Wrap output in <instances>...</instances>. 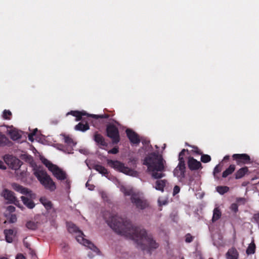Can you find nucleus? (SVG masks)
<instances>
[{
  "label": "nucleus",
  "instance_id": "864d4df0",
  "mask_svg": "<svg viewBox=\"0 0 259 259\" xmlns=\"http://www.w3.org/2000/svg\"><path fill=\"white\" fill-rule=\"evenodd\" d=\"M15 259H25L24 256L22 254H18L16 255Z\"/></svg>",
  "mask_w": 259,
  "mask_h": 259
},
{
  "label": "nucleus",
  "instance_id": "39448f33",
  "mask_svg": "<svg viewBox=\"0 0 259 259\" xmlns=\"http://www.w3.org/2000/svg\"><path fill=\"white\" fill-rule=\"evenodd\" d=\"M189 153L188 149H183L179 154V164L174 169V174L180 180L183 179L185 177L186 164L184 158L185 152Z\"/></svg>",
  "mask_w": 259,
  "mask_h": 259
},
{
  "label": "nucleus",
  "instance_id": "09e8293b",
  "mask_svg": "<svg viewBox=\"0 0 259 259\" xmlns=\"http://www.w3.org/2000/svg\"><path fill=\"white\" fill-rule=\"evenodd\" d=\"M29 254H31V257L32 258H35V257H37L34 251H33V250H31L30 248H29Z\"/></svg>",
  "mask_w": 259,
  "mask_h": 259
},
{
  "label": "nucleus",
  "instance_id": "79ce46f5",
  "mask_svg": "<svg viewBox=\"0 0 259 259\" xmlns=\"http://www.w3.org/2000/svg\"><path fill=\"white\" fill-rule=\"evenodd\" d=\"M180 191V188L179 186L176 185L174 187L173 190V195L175 196L179 193Z\"/></svg>",
  "mask_w": 259,
  "mask_h": 259
},
{
  "label": "nucleus",
  "instance_id": "c9c22d12",
  "mask_svg": "<svg viewBox=\"0 0 259 259\" xmlns=\"http://www.w3.org/2000/svg\"><path fill=\"white\" fill-rule=\"evenodd\" d=\"M189 146H190L193 148V149L191 151L192 152H193L197 155H202V152L197 146H190V145H189Z\"/></svg>",
  "mask_w": 259,
  "mask_h": 259
},
{
  "label": "nucleus",
  "instance_id": "a211bd4d",
  "mask_svg": "<svg viewBox=\"0 0 259 259\" xmlns=\"http://www.w3.org/2000/svg\"><path fill=\"white\" fill-rule=\"evenodd\" d=\"M239 253L235 247L229 249L226 253L227 259H238Z\"/></svg>",
  "mask_w": 259,
  "mask_h": 259
},
{
  "label": "nucleus",
  "instance_id": "2eb2a0df",
  "mask_svg": "<svg viewBox=\"0 0 259 259\" xmlns=\"http://www.w3.org/2000/svg\"><path fill=\"white\" fill-rule=\"evenodd\" d=\"M187 163L188 167L191 170H196L202 168L201 162L193 157L190 156L188 157Z\"/></svg>",
  "mask_w": 259,
  "mask_h": 259
},
{
  "label": "nucleus",
  "instance_id": "5fc2aeb1",
  "mask_svg": "<svg viewBox=\"0 0 259 259\" xmlns=\"http://www.w3.org/2000/svg\"><path fill=\"white\" fill-rule=\"evenodd\" d=\"M229 159H230V156L229 155H226L224 157V158H223V161H226L227 160H229Z\"/></svg>",
  "mask_w": 259,
  "mask_h": 259
},
{
  "label": "nucleus",
  "instance_id": "72a5a7b5",
  "mask_svg": "<svg viewBox=\"0 0 259 259\" xmlns=\"http://www.w3.org/2000/svg\"><path fill=\"white\" fill-rule=\"evenodd\" d=\"M63 137H64V142L65 143H66L67 144L70 145V146L74 145L75 144L74 143V142L72 138H71L68 136H66L65 135H63Z\"/></svg>",
  "mask_w": 259,
  "mask_h": 259
},
{
  "label": "nucleus",
  "instance_id": "4be33fe9",
  "mask_svg": "<svg viewBox=\"0 0 259 259\" xmlns=\"http://www.w3.org/2000/svg\"><path fill=\"white\" fill-rule=\"evenodd\" d=\"M166 183V180H158L155 182V188L157 190L163 192Z\"/></svg>",
  "mask_w": 259,
  "mask_h": 259
},
{
  "label": "nucleus",
  "instance_id": "9b49d317",
  "mask_svg": "<svg viewBox=\"0 0 259 259\" xmlns=\"http://www.w3.org/2000/svg\"><path fill=\"white\" fill-rule=\"evenodd\" d=\"M232 157L233 160L236 161V163L238 165L242 166L243 165L251 163L250 156L245 153L234 154Z\"/></svg>",
  "mask_w": 259,
  "mask_h": 259
},
{
  "label": "nucleus",
  "instance_id": "4c0bfd02",
  "mask_svg": "<svg viewBox=\"0 0 259 259\" xmlns=\"http://www.w3.org/2000/svg\"><path fill=\"white\" fill-rule=\"evenodd\" d=\"M221 170H222V166L220 164H218L217 165H216L213 169V172L214 176L215 177L216 175L217 174L219 173L220 172H221Z\"/></svg>",
  "mask_w": 259,
  "mask_h": 259
},
{
  "label": "nucleus",
  "instance_id": "6e6d98bb",
  "mask_svg": "<svg viewBox=\"0 0 259 259\" xmlns=\"http://www.w3.org/2000/svg\"><path fill=\"white\" fill-rule=\"evenodd\" d=\"M137 158H133V159H130V161L132 162H134L135 163L137 161Z\"/></svg>",
  "mask_w": 259,
  "mask_h": 259
},
{
  "label": "nucleus",
  "instance_id": "423d86ee",
  "mask_svg": "<svg viewBox=\"0 0 259 259\" xmlns=\"http://www.w3.org/2000/svg\"><path fill=\"white\" fill-rule=\"evenodd\" d=\"M130 200L133 205L139 210H144L149 207L147 200L139 193L133 195Z\"/></svg>",
  "mask_w": 259,
  "mask_h": 259
},
{
  "label": "nucleus",
  "instance_id": "13d9d810",
  "mask_svg": "<svg viewBox=\"0 0 259 259\" xmlns=\"http://www.w3.org/2000/svg\"><path fill=\"white\" fill-rule=\"evenodd\" d=\"M24 244L25 245V246L27 247V248H28L29 246V244L28 243H25L24 242Z\"/></svg>",
  "mask_w": 259,
  "mask_h": 259
},
{
  "label": "nucleus",
  "instance_id": "c756f323",
  "mask_svg": "<svg viewBox=\"0 0 259 259\" xmlns=\"http://www.w3.org/2000/svg\"><path fill=\"white\" fill-rule=\"evenodd\" d=\"M255 245L254 243H250L246 249V252L247 254H253L255 252Z\"/></svg>",
  "mask_w": 259,
  "mask_h": 259
},
{
  "label": "nucleus",
  "instance_id": "6e6552de",
  "mask_svg": "<svg viewBox=\"0 0 259 259\" xmlns=\"http://www.w3.org/2000/svg\"><path fill=\"white\" fill-rule=\"evenodd\" d=\"M71 115L76 117V121H79L82 119V117L83 116H87L88 117H92L95 119H107L108 118L109 115L107 114H104L101 115H96V114H89L86 113L85 111H71L68 112L66 115Z\"/></svg>",
  "mask_w": 259,
  "mask_h": 259
},
{
  "label": "nucleus",
  "instance_id": "3c124183",
  "mask_svg": "<svg viewBox=\"0 0 259 259\" xmlns=\"http://www.w3.org/2000/svg\"><path fill=\"white\" fill-rule=\"evenodd\" d=\"M7 168V167L6 165L5 164V161L3 162L2 161H0V169H6Z\"/></svg>",
  "mask_w": 259,
  "mask_h": 259
},
{
  "label": "nucleus",
  "instance_id": "4d7b16f0",
  "mask_svg": "<svg viewBox=\"0 0 259 259\" xmlns=\"http://www.w3.org/2000/svg\"><path fill=\"white\" fill-rule=\"evenodd\" d=\"M38 130L37 128L34 129L33 132L31 133H34L35 135H36V133L37 132Z\"/></svg>",
  "mask_w": 259,
  "mask_h": 259
},
{
  "label": "nucleus",
  "instance_id": "412c9836",
  "mask_svg": "<svg viewBox=\"0 0 259 259\" xmlns=\"http://www.w3.org/2000/svg\"><path fill=\"white\" fill-rule=\"evenodd\" d=\"M21 199L23 204L28 208L32 209L35 206V203L31 199L23 196L21 197Z\"/></svg>",
  "mask_w": 259,
  "mask_h": 259
},
{
  "label": "nucleus",
  "instance_id": "37998d69",
  "mask_svg": "<svg viewBox=\"0 0 259 259\" xmlns=\"http://www.w3.org/2000/svg\"><path fill=\"white\" fill-rule=\"evenodd\" d=\"M4 233L5 235L12 236L14 233V231L12 229L5 230Z\"/></svg>",
  "mask_w": 259,
  "mask_h": 259
},
{
  "label": "nucleus",
  "instance_id": "2f4dec72",
  "mask_svg": "<svg viewBox=\"0 0 259 259\" xmlns=\"http://www.w3.org/2000/svg\"><path fill=\"white\" fill-rule=\"evenodd\" d=\"M12 116V112L9 110L5 109L4 110L2 117L4 119L10 120Z\"/></svg>",
  "mask_w": 259,
  "mask_h": 259
},
{
  "label": "nucleus",
  "instance_id": "f257e3e1",
  "mask_svg": "<svg viewBox=\"0 0 259 259\" xmlns=\"http://www.w3.org/2000/svg\"><path fill=\"white\" fill-rule=\"evenodd\" d=\"M108 225L120 235L135 241L137 247L143 250L156 249L159 244L154 240L151 235H148L144 229L133 226L131 222L115 215L108 221Z\"/></svg>",
  "mask_w": 259,
  "mask_h": 259
},
{
  "label": "nucleus",
  "instance_id": "dca6fc26",
  "mask_svg": "<svg viewBox=\"0 0 259 259\" xmlns=\"http://www.w3.org/2000/svg\"><path fill=\"white\" fill-rule=\"evenodd\" d=\"M53 175L59 180H64L66 179V174L58 166L56 165L52 170Z\"/></svg>",
  "mask_w": 259,
  "mask_h": 259
},
{
  "label": "nucleus",
  "instance_id": "680f3d73",
  "mask_svg": "<svg viewBox=\"0 0 259 259\" xmlns=\"http://www.w3.org/2000/svg\"><path fill=\"white\" fill-rule=\"evenodd\" d=\"M89 189L90 190H93V188H89Z\"/></svg>",
  "mask_w": 259,
  "mask_h": 259
},
{
  "label": "nucleus",
  "instance_id": "603ef678",
  "mask_svg": "<svg viewBox=\"0 0 259 259\" xmlns=\"http://www.w3.org/2000/svg\"><path fill=\"white\" fill-rule=\"evenodd\" d=\"M35 136V134L34 133H30L29 135H28V139L32 142L33 141V137Z\"/></svg>",
  "mask_w": 259,
  "mask_h": 259
},
{
  "label": "nucleus",
  "instance_id": "8fccbe9b",
  "mask_svg": "<svg viewBox=\"0 0 259 259\" xmlns=\"http://www.w3.org/2000/svg\"><path fill=\"white\" fill-rule=\"evenodd\" d=\"M5 237H6V241L9 242V243H11L13 241V238L10 236H8V235H5Z\"/></svg>",
  "mask_w": 259,
  "mask_h": 259
},
{
  "label": "nucleus",
  "instance_id": "bb28decb",
  "mask_svg": "<svg viewBox=\"0 0 259 259\" xmlns=\"http://www.w3.org/2000/svg\"><path fill=\"white\" fill-rule=\"evenodd\" d=\"M222 213L220 209L218 207H216L213 209V216L212 218V221L214 222L218 220L221 217Z\"/></svg>",
  "mask_w": 259,
  "mask_h": 259
},
{
  "label": "nucleus",
  "instance_id": "a19ab883",
  "mask_svg": "<svg viewBox=\"0 0 259 259\" xmlns=\"http://www.w3.org/2000/svg\"><path fill=\"white\" fill-rule=\"evenodd\" d=\"M118 151H119L118 148L115 147L113 148L112 149H111V150H110L108 151V153L116 154L118 152Z\"/></svg>",
  "mask_w": 259,
  "mask_h": 259
},
{
  "label": "nucleus",
  "instance_id": "393cba45",
  "mask_svg": "<svg viewBox=\"0 0 259 259\" xmlns=\"http://www.w3.org/2000/svg\"><path fill=\"white\" fill-rule=\"evenodd\" d=\"M89 128L90 126L87 122L84 124L82 122H80L78 123L77 125H76L75 126V130L83 132L89 130Z\"/></svg>",
  "mask_w": 259,
  "mask_h": 259
},
{
  "label": "nucleus",
  "instance_id": "f3484780",
  "mask_svg": "<svg viewBox=\"0 0 259 259\" xmlns=\"http://www.w3.org/2000/svg\"><path fill=\"white\" fill-rule=\"evenodd\" d=\"M12 188L16 191L21 193L22 194H28L30 191L26 188L23 187L22 186L17 183L12 184Z\"/></svg>",
  "mask_w": 259,
  "mask_h": 259
},
{
  "label": "nucleus",
  "instance_id": "58836bf2",
  "mask_svg": "<svg viewBox=\"0 0 259 259\" xmlns=\"http://www.w3.org/2000/svg\"><path fill=\"white\" fill-rule=\"evenodd\" d=\"M194 237L190 233H187L185 236V241L187 243H190L193 241Z\"/></svg>",
  "mask_w": 259,
  "mask_h": 259
},
{
  "label": "nucleus",
  "instance_id": "e2e57ef3",
  "mask_svg": "<svg viewBox=\"0 0 259 259\" xmlns=\"http://www.w3.org/2000/svg\"><path fill=\"white\" fill-rule=\"evenodd\" d=\"M88 183L87 182V183H86V186H88Z\"/></svg>",
  "mask_w": 259,
  "mask_h": 259
},
{
  "label": "nucleus",
  "instance_id": "e433bc0d",
  "mask_svg": "<svg viewBox=\"0 0 259 259\" xmlns=\"http://www.w3.org/2000/svg\"><path fill=\"white\" fill-rule=\"evenodd\" d=\"M11 138L13 140H16L21 138V136L17 132H13L11 133Z\"/></svg>",
  "mask_w": 259,
  "mask_h": 259
},
{
  "label": "nucleus",
  "instance_id": "1a4fd4ad",
  "mask_svg": "<svg viewBox=\"0 0 259 259\" xmlns=\"http://www.w3.org/2000/svg\"><path fill=\"white\" fill-rule=\"evenodd\" d=\"M107 136L110 138L113 144H117L120 141L118 128L113 124H109L106 127Z\"/></svg>",
  "mask_w": 259,
  "mask_h": 259
},
{
  "label": "nucleus",
  "instance_id": "ddd939ff",
  "mask_svg": "<svg viewBox=\"0 0 259 259\" xmlns=\"http://www.w3.org/2000/svg\"><path fill=\"white\" fill-rule=\"evenodd\" d=\"M126 136L130 142L133 144H139L140 143V139L139 135L133 130L127 128L125 131Z\"/></svg>",
  "mask_w": 259,
  "mask_h": 259
},
{
  "label": "nucleus",
  "instance_id": "c03bdc74",
  "mask_svg": "<svg viewBox=\"0 0 259 259\" xmlns=\"http://www.w3.org/2000/svg\"><path fill=\"white\" fill-rule=\"evenodd\" d=\"M7 210L10 212H13L15 210V207L14 206L10 205L7 208Z\"/></svg>",
  "mask_w": 259,
  "mask_h": 259
},
{
  "label": "nucleus",
  "instance_id": "ea45409f",
  "mask_svg": "<svg viewBox=\"0 0 259 259\" xmlns=\"http://www.w3.org/2000/svg\"><path fill=\"white\" fill-rule=\"evenodd\" d=\"M230 208L232 210L236 212L238 210V206L236 203H232L230 206Z\"/></svg>",
  "mask_w": 259,
  "mask_h": 259
},
{
  "label": "nucleus",
  "instance_id": "473e14b6",
  "mask_svg": "<svg viewBox=\"0 0 259 259\" xmlns=\"http://www.w3.org/2000/svg\"><path fill=\"white\" fill-rule=\"evenodd\" d=\"M122 191L125 196H130L131 198H132L133 195L136 194L137 193L134 192L132 189H127L125 188L122 190Z\"/></svg>",
  "mask_w": 259,
  "mask_h": 259
},
{
  "label": "nucleus",
  "instance_id": "de8ad7c7",
  "mask_svg": "<svg viewBox=\"0 0 259 259\" xmlns=\"http://www.w3.org/2000/svg\"><path fill=\"white\" fill-rule=\"evenodd\" d=\"M254 220L257 223H259V212L255 213L253 217Z\"/></svg>",
  "mask_w": 259,
  "mask_h": 259
},
{
  "label": "nucleus",
  "instance_id": "20e7f679",
  "mask_svg": "<svg viewBox=\"0 0 259 259\" xmlns=\"http://www.w3.org/2000/svg\"><path fill=\"white\" fill-rule=\"evenodd\" d=\"M33 174L45 189L51 191L56 189L55 183L45 170L36 166L33 168Z\"/></svg>",
  "mask_w": 259,
  "mask_h": 259
},
{
  "label": "nucleus",
  "instance_id": "a18cd8bd",
  "mask_svg": "<svg viewBox=\"0 0 259 259\" xmlns=\"http://www.w3.org/2000/svg\"><path fill=\"white\" fill-rule=\"evenodd\" d=\"M236 202L237 203H242V204H244L245 202V199L244 198H237L236 199Z\"/></svg>",
  "mask_w": 259,
  "mask_h": 259
},
{
  "label": "nucleus",
  "instance_id": "9d476101",
  "mask_svg": "<svg viewBox=\"0 0 259 259\" xmlns=\"http://www.w3.org/2000/svg\"><path fill=\"white\" fill-rule=\"evenodd\" d=\"M5 162L14 170L18 169L21 166V161L13 155L6 154L4 156Z\"/></svg>",
  "mask_w": 259,
  "mask_h": 259
},
{
  "label": "nucleus",
  "instance_id": "0eeeda50",
  "mask_svg": "<svg viewBox=\"0 0 259 259\" xmlns=\"http://www.w3.org/2000/svg\"><path fill=\"white\" fill-rule=\"evenodd\" d=\"M108 165L113 168L116 171L124 173L126 175H132L133 171L127 166H125L124 164L118 160H113L111 159L107 160Z\"/></svg>",
  "mask_w": 259,
  "mask_h": 259
},
{
  "label": "nucleus",
  "instance_id": "bf43d9fd",
  "mask_svg": "<svg viewBox=\"0 0 259 259\" xmlns=\"http://www.w3.org/2000/svg\"><path fill=\"white\" fill-rule=\"evenodd\" d=\"M0 259H7V258L3 257H0Z\"/></svg>",
  "mask_w": 259,
  "mask_h": 259
},
{
  "label": "nucleus",
  "instance_id": "a878e982",
  "mask_svg": "<svg viewBox=\"0 0 259 259\" xmlns=\"http://www.w3.org/2000/svg\"><path fill=\"white\" fill-rule=\"evenodd\" d=\"M235 169V165L231 164L222 174V177L225 178L232 174Z\"/></svg>",
  "mask_w": 259,
  "mask_h": 259
},
{
  "label": "nucleus",
  "instance_id": "6ab92c4d",
  "mask_svg": "<svg viewBox=\"0 0 259 259\" xmlns=\"http://www.w3.org/2000/svg\"><path fill=\"white\" fill-rule=\"evenodd\" d=\"M12 142L9 140L6 135L0 132V147L11 146Z\"/></svg>",
  "mask_w": 259,
  "mask_h": 259
},
{
  "label": "nucleus",
  "instance_id": "f704fd0d",
  "mask_svg": "<svg viewBox=\"0 0 259 259\" xmlns=\"http://www.w3.org/2000/svg\"><path fill=\"white\" fill-rule=\"evenodd\" d=\"M201 157V161L203 163H207L211 160V157L207 154H203L202 153Z\"/></svg>",
  "mask_w": 259,
  "mask_h": 259
},
{
  "label": "nucleus",
  "instance_id": "5701e85b",
  "mask_svg": "<svg viewBox=\"0 0 259 259\" xmlns=\"http://www.w3.org/2000/svg\"><path fill=\"white\" fill-rule=\"evenodd\" d=\"M40 203L45 206L46 209L50 210L52 208L53 204L46 197H42L39 199Z\"/></svg>",
  "mask_w": 259,
  "mask_h": 259
},
{
  "label": "nucleus",
  "instance_id": "aec40b11",
  "mask_svg": "<svg viewBox=\"0 0 259 259\" xmlns=\"http://www.w3.org/2000/svg\"><path fill=\"white\" fill-rule=\"evenodd\" d=\"M248 172V168L247 167L245 166L239 169L235 173V179H240L243 178L246 174Z\"/></svg>",
  "mask_w": 259,
  "mask_h": 259
},
{
  "label": "nucleus",
  "instance_id": "b1692460",
  "mask_svg": "<svg viewBox=\"0 0 259 259\" xmlns=\"http://www.w3.org/2000/svg\"><path fill=\"white\" fill-rule=\"evenodd\" d=\"M93 168L100 174H101L104 176H107L109 174L108 170L101 165L95 164Z\"/></svg>",
  "mask_w": 259,
  "mask_h": 259
},
{
  "label": "nucleus",
  "instance_id": "cd10ccee",
  "mask_svg": "<svg viewBox=\"0 0 259 259\" xmlns=\"http://www.w3.org/2000/svg\"><path fill=\"white\" fill-rule=\"evenodd\" d=\"M216 189L219 193H220L221 195H223L229 191V187L226 186H219L216 188Z\"/></svg>",
  "mask_w": 259,
  "mask_h": 259
},
{
  "label": "nucleus",
  "instance_id": "c85d7f7f",
  "mask_svg": "<svg viewBox=\"0 0 259 259\" xmlns=\"http://www.w3.org/2000/svg\"><path fill=\"white\" fill-rule=\"evenodd\" d=\"M42 163L47 167L51 171L55 167L56 165L53 164L50 161L47 159L44 158L42 160Z\"/></svg>",
  "mask_w": 259,
  "mask_h": 259
},
{
  "label": "nucleus",
  "instance_id": "f8f14e48",
  "mask_svg": "<svg viewBox=\"0 0 259 259\" xmlns=\"http://www.w3.org/2000/svg\"><path fill=\"white\" fill-rule=\"evenodd\" d=\"M93 139L100 148L104 149L108 146L104 137L97 132L94 133Z\"/></svg>",
  "mask_w": 259,
  "mask_h": 259
},
{
  "label": "nucleus",
  "instance_id": "4468645a",
  "mask_svg": "<svg viewBox=\"0 0 259 259\" xmlns=\"http://www.w3.org/2000/svg\"><path fill=\"white\" fill-rule=\"evenodd\" d=\"M2 196L4 197V198L8 200L9 203H15V201H17L16 197L14 195V193L12 191H10L7 189H5L2 193Z\"/></svg>",
  "mask_w": 259,
  "mask_h": 259
},
{
  "label": "nucleus",
  "instance_id": "f03ea898",
  "mask_svg": "<svg viewBox=\"0 0 259 259\" xmlns=\"http://www.w3.org/2000/svg\"><path fill=\"white\" fill-rule=\"evenodd\" d=\"M166 161L162 156L158 153L153 152L146 157L143 164L147 166V170L152 178L160 179L165 177L163 173L165 171Z\"/></svg>",
  "mask_w": 259,
  "mask_h": 259
},
{
  "label": "nucleus",
  "instance_id": "49530a36",
  "mask_svg": "<svg viewBox=\"0 0 259 259\" xmlns=\"http://www.w3.org/2000/svg\"><path fill=\"white\" fill-rule=\"evenodd\" d=\"M17 221V218L15 214H12L11 216L10 222L11 223H15Z\"/></svg>",
  "mask_w": 259,
  "mask_h": 259
},
{
  "label": "nucleus",
  "instance_id": "7c9ffc66",
  "mask_svg": "<svg viewBox=\"0 0 259 259\" xmlns=\"http://www.w3.org/2000/svg\"><path fill=\"white\" fill-rule=\"evenodd\" d=\"M26 227L28 229L32 230H35L37 228V223L33 221H28L26 224Z\"/></svg>",
  "mask_w": 259,
  "mask_h": 259
},
{
  "label": "nucleus",
  "instance_id": "052dcab7",
  "mask_svg": "<svg viewBox=\"0 0 259 259\" xmlns=\"http://www.w3.org/2000/svg\"><path fill=\"white\" fill-rule=\"evenodd\" d=\"M66 183L67 185H69V182L67 180L66 181Z\"/></svg>",
  "mask_w": 259,
  "mask_h": 259
},
{
  "label": "nucleus",
  "instance_id": "7ed1b4c3",
  "mask_svg": "<svg viewBox=\"0 0 259 259\" xmlns=\"http://www.w3.org/2000/svg\"><path fill=\"white\" fill-rule=\"evenodd\" d=\"M67 227L69 233L77 234L75 237L78 242L87 246L97 254H100V250L90 240L84 238L85 235L83 232L75 224L71 222L67 223Z\"/></svg>",
  "mask_w": 259,
  "mask_h": 259
}]
</instances>
